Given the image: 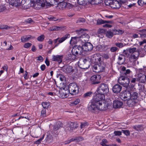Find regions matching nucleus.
<instances>
[{
	"instance_id": "obj_48",
	"label": "nucleus",
	"mask_w": 146,
	"mask_h": 146,
	"mask_svg": "<svg viewBox=\"0 0 146 146\" xmlns=\"http://www.w3.org/2000/svg\"><path fill=\"white\" fill-rule=\"evenodd\" d=\"M76 55H77L76 54L72 53V54L71 55V56L69 58L72 60H74L76 58L77 56Z\"/></svg>"
},
{
	"instance_id": "obj_62",
	"label": "nucleus",
	"mask_w": 146,
	"mask_h": 146,
	"mask_svg": "<svg viewBox=\"0 0 146 146\" xmlns=\"http://www.w3.org/2000/svg\"><path fill=\"white\" fill-rule=\"evenodd\" d=\"M80 102V100L79 99H77L75 100V101L73 102V104L75 105H76L78 104Z\"/></svg>"
},
{
	"instance_id": "obj_25",
	"label": "nucleus",
	"mask_w": 146,
	"mask_h": 146,
	"mask_svg": "<svg viewBox=\"0 0 146 146\" xmlns=\"http://www.w3.org/2000/svg\"><path fill=\"white\" fill-rule=\"evenodd\" d=\"M101 48L99 49V51L100 52L105 51L106 52H108L109 51L110 46L108 45H98V48Z\"/></svg>"
},
{
	"instance_id": "obj_30",
	"label": "nucleus",
	"mask_w": 146,
	"mask_h": 146,
	"mask_svg": "<svg viewBox=\"0 0 146 146\" xmlns=\"http://www.w3.org/2000/svg\"><path fill=\"white\" fill-rule=\"evenodd\" d=\"M31 36L30 35L22 36L21 38V41L23 42H25L27 41L28 40L31 39Z\"/></svg>"
},
{
	"instance_id": "obj_17",
	"label": "nucleus",
	"mask_w": 146,
	"mask_h": 146,
	"mask_svg": "<svg viewBox=\"0 0 146 146\" xmlns=\"http://www.w3.org/2000/svg\"><path fill=\"white\" fill-rule=\"evenodd\" d=\"M78 126L74 123L70 122L68 123L67 127L65 129L66 130L72 132L73 129H75Z\"/></svg>"
},
{
	"instance_id": "obj_39",
	"label": "nucleus",
	"mask_w": 146,
	"mask_h": 146,
	"mask_svg": "<svg viewBox=\"0 0 146 146\" xmlns=\"http://www.w3.org/2000/svg\"><path fill=\"white\" fill-rule=\"evenodd\" d=\"M42 105L44 109H47L50 106V104L48 102H43L42 103Z\"/></svg>"
},
{
	"instance_id": "obj_59",
	"label": "nucleus",
	"mask_w": 146,
	"mask_h": 146,
	"mask_svg": "<svg viewBox=\"0 0 146 146\" xmlns=\"http://www.w3.org/2000/svg\"><path fill=\"white\" fill-rule=\"evenodd\" d=\"M146 43V39H144L143 41L139 42V44L140 46H143L145 43Z\"/></svg>"
},
{
	"instance_id": "obj_18",
	"label": "nucleus",
	"mask_w": 146,
	"mask_h": 146,
	"mask_svg": "<svg viewBox=\"0 0 146 146\" xmlns=\"http://www.w3.org/2000/svg\"><path fill=\"white\" fill-rule=\"evenodd\" d=\"M82 46L84 51H86L91 50L93 48L92 45L90 42L85 43Z\"/></svg>"
},
{
	"instance_id": "obj_64",
	"label": "nucleus",
	"mask_w": 146,
	"mask_h": 146,
	"mask_svg": "<svg viewBox=\"0 0 146 146\" xmlns=\"http://www.w3.org/2000/svg\"><path fill=\"white\" fill-rule=\"evenodd\" d=\"M5 9V8L3 6H0V12H2Z\"/></svg>"
},
{
	"instance_id": "obj_10",
	"label": "nucleus",
	"mask_w": 146,
	"mask_h": 146,
	"mask_svg": "<svg viewBox=\"0 0 146 146\" xmlns=\"http://www.w3.org/2000/svg\"><path fill=\"white\" fill-rule=\"evenodd\" d=\"M70 37V35L68 34H67L61 38H58L56 39H54L53 40V42L55 44L54 47H57L60 43L64 42L67 38H69Z\"/></svg>"
},
{
	"instance_id": "obj_43",
	"label": "nucleus",
	"mask_w": 146,
	"mask_h": 146,
	"mask_svg": "<svg viewBox=\"0 0 146 146\" xmlns=\"http://www.w3.org/2000/svg\"><path fill=\"white\" fill-rule=\"evenodd\" d=\"M139 80L142 83H145L146 81V75H143L141 77H139Z\"/></svg>"
},
{
	"instance_id": "obj_47",
	"label": "nucleus",
	"mask_w": 146,
	"mask_h": 146,
	"mask_svg": "<svg viewBox=\"0 0 146 146\" xmlns=\"http://www.w3.org/2000/svg\"><path fill=\"white\" fill-rule=\"evenodd\" d=\"M85 19L83 18H79L77 21V23H84L85 22Z\"/></svg>"
},
{
	"instance_id": "obj_12",
	"label": "nucleus",
	"mask_w": 146,
	"mask_h": 146,
	"mask_svg": "<svg viewBox=\"0 0 146 146\" xmlns=\"http://www.w3.org/2000/svg\"><path fill=\"white\" fill-rule=\"evenodd\" d=\"M84 51L82 46H76L73 47L72 50V52L77 55L82 54L83 55Z\"/></svg>"
},
{
	"instance_id": "obj_22",
	"label": "nucleus",
	"mask_w": 146,
	"mask_h": 146,
	"mask_svg": "<svg viewBox=\"0 0 146 146\" xmlns=\"http://www.w3.org/2000/svg\"><path fill=\"white\" fill-rule=\"evenodd\" d=\"M63 70L64 72L67 74H70L73 72L74 69L71 66H66L64 67Z\"/></svg>"
},
{
	"instance_id": "obj_23",
	"label": "nucleus",
	"mask_w": 146,
	"mask_h": 146,
	"mask_svg": "<svg viewBox=\"0 0 146 146\" xmlns=\"http://www.w3.org/2000/svg\"><path fill=\"white\" fill-rule=\"evenodd\" d=\"M124 31L121 30H110V36L112 37L113 35H120L123 33Z\"/></svg>"
},
{
	"instance_id": "obj_27",
	"label": "nucleus",
	"mask_w": 146,
	"mask_h": 146,
	"mask_svg": "<svg viewBox=\"0 0 146 146\" xmlns=\"http://www.w3.org/2000/svg\"><path fill=\"white\" fill-rule=\"evenodd\" d=\"M63 58L62 55H57L56 56H52V60L58 62V63H61L62 61Z\"/></svg>"
},
{
	"instance_id": "obj_20",
	"label": "nucleus",
	"mask_w": 146,
	"mask_h": 146,
	"mask_svg": "<svg viewBox=\"0 0 146 146\" xmlns=\"http://www.w3.org/2000/svg\"><path fill=\"white\" fill-rule=\"evenodd\" d=\"M123 105V102L120 101L114 100L113 101V106L115 109L120 108L122 107Z\"/></svg>"
},
{
	"instance_id": "obj_45",
	"label": "nucleus",
	"mask_w": 146,
	"mask_h": 146,
	"mask_svg": "<svg viewBox=\"0 0 146 146\" xmlns=\"http://www.w3.org/2000/svg\"><path fill=\"white\" fill-rule=\"evenodd\" d=\"M122 133H123L126 136H129L130 133L128 130H122Z\"/></svg>"
},
{
	"instance_id": "obj_28",
	"label": "nucleus",
	"mask_w": 146,
	"mask_h": 146,
	"mask_svg": "<svg viewBox=\"0 0 146 146\" xmlns=\"http://www.w3.org/2000/svg\"><path fill=\"white\" fill-rule=\"evenodd\" d=\"M133 128L135 131H141L143 130V128L142 125H137L133 126L132 127Z\"/></svg>"
},
{
	"instance_id": "obj_24",
	"label": "nucleus",
	"mask_w": 146,
	"mask_h": 146,
	"mask_svg": "<svg viewBox=\"0 0 146 146\" xmlns=\"http://www.w3.org/2000/svg\"><path fill=\"white\" fill-rule=\"evenodd\" d=\"M122 87L119 84H116L112 88L113 92L114 93H118L121 91Z\"/></svg>"
},
{
	"instance_id": "obj_38",
	"label": "nucleus",
	"mask_w": 146,
	"mask_h": 146,
	"mask_svg": "<svg viewBox=\"0 0 146 146\" xmlns=\"http://www.w3.org/2000/svg\"><path fill=\"white\" fill-rule=\"evenodd\" d=\"M122 131H115L114 132V135L111 137V139H113L115 138V136H120L122 134Z\"/></svg>"
},
{
	"instance_id": "obj_21",
	"label": "nucleus",
	"mask_w": 146,
	"mask_h": 146,
	"mask_svg": "<svg viewBox=\"0 0 146 146\" xmlns=\"http://www.w3.org/2000/svg\"><path fill=\"white\" fill-rule=\"evenodd\" d=\"M138 101V100H134L130 98L127 100V104L129 107H132L135 106Z\"/></svg>"
},
{
	"instance_id": "obj_40",
	"label": "nucleus",
	"mask_w": 146,
	"mask_h": 146,
	"mask_svg": "<svg viewBox=\"0 0 146 146\" xmlns=\"http://www.w3.org/2000/svg\"><path fill=\"white\" fill-rule=\"evenodd\" d=\"M88 123L87 122H82L80 125V128L83 130L85 128L88 126Z\"/></svg>"
},
{
	"instance_id": "obj_3",
	"label": "nucleus",
	"mask_w": 146,
	"mask_h": 146,
	"mask_svg": "<svg viewBox=\"0 0 146 146\" xmlns=\"http://www.w3.org/2000/svg\"><path fill=\"white\" fill-rule=\"evenodd\" d=\"M92 60L95 63H97L93 66V71L97 73L103 72L105 68V65L102 61V57L95 55Z\"/></svg>"
},
{
	"instance_id": "obj_50",
	"label": "nucleus",
	"mask_w": 146,
	"mask_h": 146,
	"mask_svg": "<svg viewBox=\"0 0 146 146\" xmlns=\"http://www.w3.org/2000/svg\"><path fill=\"white\" fill-rule=\"evenodd\" d=\"M49 19H50L52 21H60L62 19H57L56 18H55L54 17H50V18H49Z\"/></svg>"
},
{
	"instance_id": "obj_31",
	"label": "nucleus",
	"mask_w": 146,
	"mask_h": 146,
	"mask_svg": "<svg viewBox=\"0 0 146 146\" xmlns=\"http://www.w3.org/2000/svg\"><path fill=\"white\" fill-rule=\"evenodd\" d=\"M11 4L14 6H17L20 5V0H11Z\"/></svg>"
},
{
	"instance_id": "obj_56",
	"label": "nucleus",
	"mask_w": 146,
	"mask_h": 146,
	"mask_svg": "<svg viewBox=\"0 0 146 146\" xmlns=\"http://www.w3.org/2000/svg\"><path fill=\"white\" fill-rule=\"evenodd\" d=\"M117 48L116 47H112L110 49V50L111 52H115L117 50Z\"/></svg>"
},
{
	"instance_id": "obj_63",
	"label": "nucleus",
	"mask_w": 146,
	"mask_h": 146,
	"mask_svg": "<svg viewBox=\"0 0 146 146\" xmlns=\"http://www.w3.org/2000/svg\"><path fill=\"white\" fill-rule=\"evenodd\" d=\"M46 66L44 64H42L40 66V69L42 71H44L45 69Z\"/></svg>"
},
{
	"instance_id": "obj_55",
	"label": "nucleus",
	"mask_w": 146,
	"mask_h": 146,
	"mask_svg": "<svg viewBox=\"0 0 146 146\" xmlns=\"http://www.w3.org/2000/svg\"><path fill=\"white\" fill-rule=\"evenodd\" d=\"M58 77L59 78L61 81H63L64 78V76L62 74H60L58 76Z\"/></svg>"
},
{
	"instance_id": "obj_16",
	"label": "nucleus",
	"mask_w": 146,
	"mask_h": 146,
	"mask_svg": "<svg viewBox=\"0 0 146 146\" xmlns=\"http://www.w3.org/2000/svg\"><path fill=\"white\" fill-rule=\"evenodd\" d=\"M101 79V76L99 75H94L90 78L91 83L93 84H98L99 83Z\"/></svg>"
},
{
	"instance_id": "obj_44",
	"label": "nucleus",
	"mask_w": 146,
	"mask_h": 146,
	"mask_svg": "<svg viewBox=\"0 0 146 146\" xmlns=\"http://www.w3.org/2000/svg\"><path fill=\"white\" fill-rule=\"evenodd\" d=\"M44 35H41L37 38V40L41 42L44 40Z\"/></svg>"
},
{
	"instance_id": "obj_46",
	"label": "nucleus",
	"mask_w": 146,
	"mask_h": 146,
	"mask_svg": "<svg viewBox=\"0 0 146 146\" xmlns=\"http://www.w3.org/2000/svg\"><path fill=\"white\" fill-rule=\"evenodd\" d=\"M32 44L31 43L29 42H27L25 43L23 45L24 48H28L30 47L32 45Z\"/></svg>"
},
{
	"instance_id": "obj_42",
	"label": "nucleus",
	"mask_w": 146,
	"mask_h": 146,
	"mask_svg": "<svg viewBox=\"0 0 146 146\" xmlns=\"http://www.w3.org/2000/svg\"><path fill=\"white\" fill-rule=\"evenodd\" d=\"M137 3L139 5L141 6L145 4H146V0H139Z\"/></svg>"
},
{
	"instance_id": "obj_1",
	"label": "nucleus",
	"mask_w": 146,
	"mask_h": 146,
	"mask_svg": "<svg viewBox=\"0 0 146 146\" xmlns=\"http://www.w3.org/2000/svg\"><path fill=\"white\" fill-rule=\"evenodd\" d=\"M105 94L98 93L94 97L93 100L88 104V108L91 111H97L98 110H106L109 106L108 100L109 97H105Z\"/></svg>"
},
{
	"instance_id": "obj_13",
	"label": "nucleus",
	"mask_w": 146,
	"mask_h": 146,
	"mask_svg": "<svg viewBox=\"0 0 146 146\" xmlns=\"http://www.w3.org/2000/svg\"><path fill=\"white\" fill-rule=\"evenodd\" d=\"M117 0H110V7L113 9L119 8L121 5V2Z\"/></svg>"
},
{
	"instance_id": "obj_53",
	"label": "nucleus",
	"mask_w": 146,
	"mask_h": 146,
	"mask_svg": "<svg viewBox=\"0 0 146 146\" xmlns=\"http://www.w3.org/2000/svg\"><path fill=\"white\" fill-rule=\"evenodd\" d=\"M44 135H43L41 138L38 139L37 141L35 142V143L37 144H38L40 143L42 140L44 139Z\"/></svg>"
},
{
	"instance_id": "obj_54",
	"label": "nucleus",
	"mask_w": 146,
	"mask_h": 146,
	"mask_svg": "<svg viewBox=\"0 0 146 146\" xmlns=\"http://www.w3.org/2000/svg\"><path fill=\"white\" fill-rule=\"evenodd\" d=\"M92 92H87L84 94V96L85 97H87L88 96H90L91 95Z\"/></svg>"
},
{
	"instance_id": "obj_34",
	"label": "nucleus",
	"mask_w": 146,
	"mask_h": 146,
	"mask_svg": "<svg viewBox=\"0 0 146 146\" xmlns=\"http://www.w3.org/2000/svg\"><path fill=\"white\" fill-rule=\"evenodd\" d=\"M59 93L61 95L62 97L63 98H66L67 97L68 95L67 93L65 92V91L64 89L59 91Z\"/></svg>"
},
{
	"instance_id": "obj_57",
	"label": "nucleus",
	"mask_w": 146,
	"mask_h": 146,
	"mask_svg": "<svg viewBox=\"0 0 146 146\" xmlns=\"http://www.w3.org/2000/svg\"><path fill=\"white\" fill-rule=\"evenodd\" d=\"M105 32V30L102 29H99L98 31V34L103 33Z\"/></svg>"
},
{
	"instance_id": "obj_41",
	"label": "nucleus",
	"mask_w": 146,
	"mask_h": 146,
	"mask_svg": "<svg viewBox=\"0 0 146 146\" xmlns=\"http://www.w3.org/2000/svg\"><path fill=\"white\" fill-rule=\"evenodd\" d=\"M108 143V141L106 139H102L100 144L102 146H110L109 145L107 144Z\"/></svg>"
},
{
	"instance_id": "obj_9",
	"label": "nucleus",
	"mask_w": 146,
	"mask_h": 146,
	"mask_svg": "<svg viewBox=\"0 0 146 146\" xmlns=\"http://www.w3.org/2000/svg\"><path fill=\"white\" fill-rule=\"evenodd\" d=\"M119 83L123 86L127 88L129 86L130 82V80L127 77L120 76L118 80Z\"/></svg>"
},
{
	"instance_id": "obj_37",
	"label": "nucleus",
	"mask_w": 146,
	"mask_h": 146,
	"mask_svg": "<svg viewBox=\"0 0 146 146\" xmlns=\"http://www.w3.org/2000/svg\"><path fill=\"white\" fill-rule=\"evenodd\" d=\"M62 125V124L61 122L58 121L57 122V124L54 127V129L55 130H57Z\"/></svg>"
},
{
	"instance_id": "obj_29",
	"label": "nucleus",
	"mask_w": 146,
	"mask_h": 146,
	"mask_svg": "<svg viewBox=\"0 0 146 146\" xmlns=\"http://www.w3.org/2000/svg\"><path fill=\"white\" fill-rule=\"evenodd\" d=\"M79 40V37L75 36L72 37L70 41V43L71 44H75L77 42L78 40Z\"/></svg>"
},
{
	"instance_id": "obj_36",
	"label": "nucleus",
	"mask_w": 146,
	"mask_h": 146,
	"mask_svg": "<svg viewBox=\"0 0 146 146\" xmlns=\"http://www.w3.org/2000/svg\"><path fill=\"white\" fill-rule=\"evenodd\" d=\"M63 1L61 2H56L58 5V6L60 9H62L64 8L66 6V3L64 2H62Z\"/></svg>"
},
{
	"instance_id": "obj_51",
	"label": "nucleus",
	"mask_w": 146,
	"mask_h": 146,
	"mask_svg": "<svg viewBox=\"0 0 146 146\" xmlns=\"http://www.w3.org/2000/svg\"><path fill=\"white\" fill-rule=\"evenodd\" d=\"M110 24H113V25H110V28L112 27L113 26L114 27V28L116 27L115 22L113 20H110Z\"/></svg>"
},
{
	"instance_id": "obj_35",
	"label": "nucleus",
	"mask_w": 146,
	"mask_h": 146,
	"mask_svg": "<svg viewBox=\"0 0 146 146\" xmlns=\"http://www.w3.org/2000/svg\"><path fill=\"white\" fill-rule=\"evenodd\" d=\"M139 31L140 32L139 34L140 37L146 38V29L140 30Z\"/></svg>"
},
{
	"instance_id": "obj_2",
	"label": "nucleus",
	"mask_w": 146,
	"mask_h": 146,
	"mask_svg": "<svg viewBox=\"0 0 146 146\" xmlns=\"http://www.w3.org/2000/svg\"><path fill=\"white\" fill-rule=\"evenodd\" d=\"M124 54H119L118 57L117 63L119 65L123 64L125 60V56L129 57V60L131 62L136 61L138 58L139 52V50L135 47L128 48L123 51Z\"/></svg>"
},
{
	"instance_id": "obj_26",
	"label": "nucleus",
	"mask_w": 146,
	"mask_h": 146,
	"mask_svg": "<svg viewBox=\"0 0 146 146\" xmlns=\"http://www.w3.org/2000/svg\"><path fill=\"white\" fill-rule=\"evenodd\" d=\"M65 26H53L50 28V30L51 31H61L63 30L66 29Z\"/></svg>"
},
{
	"instance_id": "obj_33",
	"label": "nucleus",
	"mask_w": 146,
	"mask_h": 146,
	"mask_svg": "<svg viewBox=\"0 0 146 146\" xmlns=\"http://www.w3.org/2000/svg\"><path fill=\"white\" fill-rule=\"evenodd\" d=\"M121 70L122 73L123 74L126 76L127 74H129L131 72L130 70L129 69H126V68L124 66H123L121 68Z\"/></svg>"
},
{
	"instance_id": "obj_52",
	"label": "nucleus",
	"mask_w": 146,
	"mask_h": 146,
	"mask_svg": "<svg viewBox=\"0 0 146 146\" xmlns=\"http://www.w3.org/2000/svg\"><path fill=\"white\" fill-rule=\"evenodd\" d=\"M24 118L27 119H28V120L30 119V117L29 116H21L18 119H17V120H19V119H21L22 118L23 119V118Z\"/></svg>"
},
{
	"instance_id": "obj_15",
	"label": "nucleus",
	"mask_w": 146,
	"mask_h": 146,
	"mask_svg": "<svg viewBox=\"0 0 146 146\" xmlns=\"http://www.w3.org/2000/svg\"><path fill=\"white\" fill-rule=\"evenodd\" d=\"M78 3L80 5H84L85 4V0H78ZM89 2L92 4H98L102 1V0H89Z\"/></svg>"
},
{
	"instance_id": "obj_58",
	"label": "nucleus",
	"mask_w": 146,
	"mask_h": 146,
	"mask_svg": "<svg viewBox=\"0 0 146 146\" xmlns=\"http://www.w3.org/2000/svg\"><path fill=\"white\" fill-rule=\"evenodd\" d=\"M116 45L119 47L121 48L123 46V44L121 43H117L115 44Z\"/></svg>"
},
{
	"instance_id": "obj_49",
	"label": "nucleus",
	"mask_w": 146,
	"mask_h": 146,
	"mask_svg": "<svg viewBox=\"0 0 146 146\" xmlns=\"http://www.w3.org/2000/svg\"><path fill=\"white\" fill-rule=\"evenodd\" d=\"M46 111L45 109H44L41 111V115L44 117H46Z\"/></svg>"
},
{
	"instance_id": "obj_61",
	"label": "nucleus",
	"mask_w": 146,
	"mask_h": 146,
	"mask_svg": "<svg viewBox=\"0 0 146 146\" xmlns=\"http://www.w3.org/2000/svg\"><path fill=\"white\" fill-rule=\"evenodd\" d=\"M9 27L6 25H3L1 27V29H9Z\"/></svg>"
},
{
	"instance_id": "obj_32",
	"label": "nucleus",
	"mask_w": 146,
	"mask_h": 146,
	"mask_svg": "<svg viewBox=\"0 0 146 146\" xmlns=\"http://www.w3.org/2000/svg\"><path fill=\"white\" fill-rule=\"evenodd\" d=\"M109 23V21L103 20L101 19H98L97 20V24L98 25Z\"/></svg>"
},
{
	"instance_id": "obj_4",
	"label": "nucleus",
	"mask_w": 146,
	"mask_h": 146,
	"mask_svg": "<svg viewBox=\"0 0 146 146\" xmlns=\"http://www.w3.org/2000/svg\"><path fill=\"white\" fill-rule=\"evenodd\" d=\"M96 92L98 93H102L108 96L109 92V85L105 84H100L97 88Z\"/></svg>"
},
{
	"instance_id": "obj_6",
	"label": "nucleus",
	"mask_w": 146,
	"mask_h": 146,
	"mask_svg": "<svg viewBox=\"0 0 146 146\" xmlns=\"http://www.w3.org/2000/svg\"><path fill=\"white\" fill-rule=\"evenodd\" d=\"M76 32L77 33L81 35V36H79L80 40L83 42H87L88 41L90 36L89 35L84 32V30L81 29L79 31H77Z\"/></svg>"
},
{
	"instance_id": "obj_11",
	"label": "nucleus",
	"mask_w": 146,
	"mask_h": 146,
	"mask_svg": "<svg viewBox=\"0 0 146 146\" xmlns=\"http://www.w3.org/2000/svg\"><path fill=\"white\" fill-rule=\"evenodd\" d=\"M34 8L36 9H39L46 6L44 0H36V2L33 3Z\"/></svg>"
},
{
	"instance_id": "obj_19",
	"label": "nucleus",
	"mask_w": 146,
	"mask_h": 146,
	"mask_svg": "<svg viewBox=\"0 0 146 146\" xmlns=\"http://www.w3.org/2000/svg\"><path fill=\"white\" fill-rule=\"evenodd\" d=\"M33 1L32 0H20V5L24 7L25 8H27V5H31Z\"/></svg>"
},
{
	"instance_id": "obj_7",
	"label": "nucleus",
	"mask_w": 146,
	"mask_h": 146,
	"mask_svg": "<svg viewBox=\"0 0 146 146\" xmlns=\"http://www.w3.org/2000/svg\"><path fill=\"white\" fill-rule=\"evenodd\" d=\"M130 87L127 88L124 92H122L120 95V98L124 101L127 100L131 98Z\"/></svg>"
},
{
	"instance_id": "obj_14",
	"label": "nucleus",
	"mask_w": 146,
	"mask_h": 146,
	"mask_svg": "<svg viewBox=\"0 0 146 146\" xmlns=\"http://www.w3.org/2000/svg\"><path fill=\"white\" fill-rule=\"evenodd\" d=\"M134 86L132 84L130 87L131 98L134 100H137V99L139 96L138 94L135 91V88Z\"/></svg>"
},
{
	"instance_id": "obj_60",
	"label": "nucleus",
	"mask_w": 146,
	"mask_h": 146,
	"mask_svg": "<svg viewBox=\"0 0 146 146\" xmlns=\"http://www.w3.org/2000/svg\"><path fill=\"white\" fill-rule=\"evenodd\" d=\"M75 139L76 141H81L83 140V138L82 137H79L76 138Z\"/></svg>"
},
{
	"instance_id": "obj_5",
	"label": "nucleus",
	"mask_w": 146,
	"mask_h": 146,
	"mask_svg": "<svg viewBox=\"0 0 146 146\" xmlns=\"http://www.w3.org/2000/svg\"><path fill=\"white\" fill-rule=\"evenodd\" d=\"M68 90L70 93L73 95H76L77 94L79 89L78 86L75 83H71L69 84L68 86Z\"/></svg>"
},
{
	"instance_id": "obj_8",
	"label": "nucleus",
	"mask_w": 146,
	"mask_h": 146,
	"mask_svg": "<svg viewBox=\"0 0 146 146\" xmlns=\"http://www.w3.org/2000/svg\"><path fill=\"white\" fill-rule=\"evenodd\" d=\"M78 65L80 68L82 69H87L90 66L89 62L86 59L83 58L80 59Z\"/></svg>"
}]
</instances>
